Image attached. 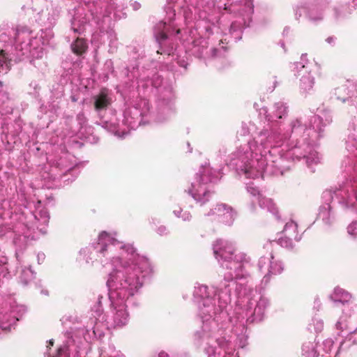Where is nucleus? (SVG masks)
<instances>
[{
  "label": "nucleus",
  "instance_id": "41",
  "mask_svg": "<svg viewBox=\"0 0 357 357\" xmlns=\"http://www.w3.org/2000/svg\"><path fill=\"white\" fill-rule=\"evenodd\" d=\"M192 218L191 213L187 211H184L181 217V218L185 222H190L192 220Z\"/></svg>",
  "mask_w": 357,
  "mask_h": 357
},
{
  "label": "nucleus",
  "instance_id": "57",
  "mask_svg": "<svg viewBox=\"0 0 357 357\" xmlns=\"http://www.w3.org/2000/svg\"><path fill=\"white\" fill-rule=\"evenodd\" d=\"M354 109V107H351V109H350V112H353V109Z\"/></svg>",
  "mask_w": 357,
  "mask_h": 357
},
{
  "label": "nucleus",
  "instance_id": "29",
  "mask_svg": "<svg viewBox=\"0 0 357 357\" xmlns=\"http://www.w3.org/2000/svg\"><path fill=\"white\" fill-rule=\"evenodd\" d=\"M107 40L109 41V52H114L118 47L116 33L112 29H109L104 33Z\"/></svg>",
  "mask_w": 357,
  "mask_h": 357
},
{
  "label": "nucleus",
  "instance_id": "48",
  "mask_svg": "<svg viewBox=\"0 0 357 357\" xmlns=\"http://www.w3.org/2000/svg\"><path fill=\"white\" fill-rule=\"evenodd\" d=\"M277 84H278V82H277V80H276V77H274V81H273V87H272V89H271V91H273L275 89V87H276V86H277Z\"/></svg>",
  "mask_w": 357,
  "mask_h": 357
},
{
  "label": "nucleus",
  "instance_id": "44",
  "mask_svg": "<svg viewBox=\"0 0 357 357\" xmlns=\"http://www.w3.org/2000/svg\"><path fill=\"white\" fill-rule=\"evenodd\" d=\"M45 259V255L44 253H38L37 255V260H38V263L39 264H41L42 262H43Z\"/></svg>",
  "mask_w": 357,
  "mask_h": 357
},
{
  "label": "nucleus",
  "instance_id": "50",
  "mask_svg": "<svg viewBox=\"0 0 357 357\" xmlns=\"http://www.w3.org/2000/svg\"><path fill=\"white\" fill-rule=\"evenodd\" d=\"M1 128H2V132L6 133V130H7V128L5 127L4 123H2Z\"/></svg>",
  "mask_w": 357,
  "mask_h": 357
},
{
  "label": "nucleus",
  "instance_id": "2",
  "mask_svg": "<svg viewBox=\"0 0 357 357\" xmlns=\"http://www.w3.org/2000/svg\"><path fill=\"white\" fill-rule=\"evenodd\" d=\"M212 248L218 264L227 272L217 285L195 283L192 298L197 315L204 320L206 331L209 319L238 321L234 331L238 345L243 348L248 339L245 324L262 321L271 301L248 284L250 274L244 264L250 261V257L244 252H236L235 243L227 240L218 239Z\"/></svg>",
  "mask_w": 357,
  "mask_h": 357
},
{
  "label": "nucleus",
  "instance_id": "35",
  "mask_svg": "<svg viewBox=\"0 0 357 357\" xmlns=\"http://www.w3.org/2000/svg\"><path fill=\"white\" fill-rule=\"evenodd\" d=\"M40 90L38 83L36 81H31L26 89V92L33 98H37L39 96Z\"/></svg>",
  "mask_w": 357,
  "mask_h": 357
},
{
  "label": "nucleus",
  "instance_id": "56",
  "mask_svg": "<svg viewBox=\"0 0 357 357\" xmlns=\"http://www.w3.org/2000/svg\"><path fill=\"white\" fill-rule=\"evenodd\" d=\"M66 38L68 39V41L70 42V36H67Z\"/></svg>",
  "mask_w": 357,
  "mask_h": 357
},
{
  "label": "nucleus",
  "instance_id": "7",
  "mask_svg": "<svg viewBox=\"0 0 357 357\" xmlns=\"http://www.w3.org/2000/svg\"><path fill=\"white\" fill-rule=\"evenodd\" d=\"M61 13V8L50 3L34 15L35 22L45 27L40 33L34 36L33 31L26 26L18 25L15 28L7 25L0 29V40L6 42L15 36V50L20 59L32 56L36 59H40L45 54V47L50 44L54 37L52 28L56 24Z\"/></svg>",
  "mask_w": 357,
  "mask_h": 357
},
{
  "label": "nucleus",
  "instance_id": "24",
  "mask_svg": "<svg viewBox=\"0 0 357 357\" xmlns=\"http://www.w3.org/2000/svg\"><path fill=\"white\" fill-rule=\"evenodd\" d=\"M334 94L337 100L344 102L351 97H357V88L356 84L347 82L346 84L335 89Z\"/></svg>",
  "mask_w": 357,
  "mask_h": 357
},
{
  "label": "nucleus",
  "instance_id": "17",
  "mask_svg": "<svg viewBox=\"0 0 357 357\" xmlns=\"http://www.w3.org/2000/svg\"><path fill=\"white\" fill-rule=\"evenodd\" d=\"M0 26V29L3 27ZM0 75L6 74L10 68L11 61L15 62L24 61L26 59H30V62L33 63V58L32 56H24L22 59L18 58L17 51L15 50L16 43L15 36H10V40L6 42L0 40Z\"/></svg>",
  "mask_w": 357,
  "mask_h": 357
},
{
  "label": "nucleus",
  "instance_id": "34",
  "mask_svg": "<svg viewBox=\"0 0 357 357\" xmlns=\"http://www.w3.org/2000/svg\"><path fill=\"white\" fill-rule=\"evenodd\" d=\"M324 328V322L321 319L317 318H313L312 322L308 324L307 329L314 333H319Z\"/></svg>",
  "mask_w": 357,
  "mask_h": 357
},
{
  "label": "nucleus",
  "instance_id": "6",
  "mask_svg": "<svg viewBox=\"0 0 357 357\" xmlns=\"http://www.w3.org/2000/svg\"><path fill=\"white\" fill-rule=\"evenodd\" d=\"M354 119L357 123V113ZM345 145L350 155L342 162L344 181L338 188L325 190L322 195L325 203L319 208L318 218L327 226H331L335 221L333 206L329 202H337L343 208L357 213V134L349 133Z\"/></svg>",
  "mask_w": 357,
  "mask_h": 357
},
{
  "label": "nucleus",
  "instance_id": "59",
  "mask_svg": "<svg viewBox=\"0 0 357 357\" xmlns=\"http://www.w3.org/2000/svg\"><path fill=\"white\" fill-rule=\"evenodd\" d=\"M356 331H357V328L356 329Z\"/></svg>",
  "mask_w": 357,
  "mask_h": 357
},
{
  "label": "nucleus",
  "instance_id": "39",
  "mask_svg": "<svg viewBox=\"0 0 357 357\" xmlns=\"http://www.w3.org/2000/svg\"><path fill=\"white\" fill-rule=\"evenodd\" d=\"M334 340L332 338H327L322 342V349L325 353H330L333 347Z\"/></svg>",
  "mask_w": 357,
  "mask_h": 357
},
{
  "label": "nucleus",
  "instance_id": "26",
  "mask_svg": "<svg viewBox=\"0 0 357 357\" xmlns=\"http://www.w3.org/2000/svg\"><path fill=\"white\" fill-rule=\"evenodd\" d=\"M353 6H350L347 4H340L333 8V17L335 20H341L348 17L353 11L354 8L357 6V0H352Z\"/></svg>",
  "mask_w": 357,
  "mask_h": 357
},
{
  "label": "nucleus",
  "instance_id": "52",
  "mask_svg": "<svg viewBox=\"0 0 357 357\" xmlns=\"http://www.w3.org/2000/svg\"><path fill=\"white\" fill-rule=\"evenodd\" d=\"M280 46L285 50L284 47V43L283 42L280 43Z\"/></svg>",
  "mask_w": 357,
  "mask_h": 357
},
{
  "label": "nucleus",
  "instance_id": "54",
  "mask_svg": "<svg viewBox=\"0 0 357 357\" xmlns=\"http://www.w3.org/2000/svg\"><path fill=\"white\" fill-rule=\"evenodd\" d=\"M68 121L69 122L72 121H73V118H68Z\"/></svg>",
  "mask_w": 357,
  "mask_h": 357
},
{
  "label": "nucleus",
  "instance_id": "21",
  "mask_svg": "<svg viewBox=\"0 0 357 357\" xmlns=\"http://www.w3.org/2000/svg\"><path fill=\"white\" fill-rule=\"evenodd\" d=\"M167 3L165 7L166 15L171 21L172 17L176 15V8L188 10L189 6L192 10H197L199 8H202L207 1L206 0H167Z\"/></svg>",
  "mask_w": 357,
  "mask_h": 357
},
{
  "label": "nucleus",
  "instance_id": "5",
  "mask_svg": "<svg viewBox=\"0 0 357 357\" xmlns=\"http://www.w3.org/2000/svg\"><path fill=\"white\" fill-rule=\"evenodd\" d=\"M158 63L152 61L149 68H127L132 78L137 79L139 100L124 110L122 125L135 130L141 125L151 122L162 123L169 119L174 112V94L172 85L164 82L156 71Z\"/></svg>",
  "mask_w": 357,
  "mask_h": 357
},
{
  "label": "nucleus",
  "instance_id": "11",
  "mask_svg": "<svg viewBox=\"0 0 357 357\" xmlns=\"http://www.w3.org/2000/svg\"><path fill=\"white\" fill-rule=\"evenodd\" d=\"M307 130L305 134H310L307 137V147L305 150V154L302 159L305 160L307 166L312 168L313 165H317L321 161V156L316 150L318 140L323 136L324 128L331 124L333 121L331 112L329 110H323L319 114L313 116L309 121L307 119Z\"/></svg>",
  "mask_w": 357,
  "mask_h": 357
},
{
  "label": "nucleus",
  "instance_id": "1",
  "mask_svg": "<svg viewBox=\"0 0 357 357\" xmlns=\"http://www.w3.org/2000/svg\"><path fill=\"white\" fill-rule=\"evenodd\" d=\"M289 109L288 102L284 100L274 102L270 112L266 107L260 108L259 116L266 121L262 128L252 121L242 122L236 133L238 141L240 137L251 135L252 138L236 147L227 165L239 175L255 179L282 175L294 161L301 160L307 147V137H304L307 121L299 116L285 123Z\"/></svg>",
  "mask_w": 357,
  "mask_h": 357
},
{
  "label": "nucleus",
  "instance_id": "8",
  "mask_svg": "<svg viewBox=\"0 0 357 357\" xmlns=\"http://www.w3.org/2000/svg\"><path fill=\"white\" fill-rule=\"evenodd\" d=\"M208 322L209 327L207 331L204 328V320H202L201 328L195 332L193 341L195 346L198 348L202 347L206 357H239L233 342V339L235 338L234 340L235 344L241 348L237 342V336L234 331L238 321H225L224 320L216 321L209 319ZM246 333L248 337V331ZM248 344V338L246 345L243 349Z\"/></svg>",
  "mask_w": 357,
  "mask_h": 357
},
{
  "label": "nucleus",
  "instance_id": "43",
  "mask_svg": "<svg viewBox=\"0 0 357 357\" xmlns=\"http://www.w3.org/2000/svg\"><path fill=\"white\" fill-rule=\"evenodd\" d=\"M184 211L181 208H178V209H174L173 211V213L174 215L176 217V218H181V215H182V213H183Z\"/></svg>",
  "mask_w": 357,
  "mask_h": 357
},
{
  "label": "nucleus",
  "instance_id": "58",
  "mask_svg": "<svg viewBox=\"0 0 357 357\" xmlns=\"http://www.w3.org/2000/svg\"><path fill=\"white\" fill-rule=\"evenodd\" d=\"M257 105V104L255 103L254 107H256Z\"/></svg>",
  "mask_w": 357,
  "mask_h": 357
},
{
  "label": "nucleus",
  "instance_id": "22",
  "mask_svg": "<svg viewBox=\"0 0 357 357\" xmlns=\"http://www.w3.org/2000/svg\"><path fill=\"white\" fill-rule=\"evenodd\" d=\"M282 233V236L278 239V244L286 248H293V241L298 242L302 238V235L298 232L297 223L293 220L286 222Z\"/></svg>",
  "mask_w": 357,
  "mask_h": 357
},
{
  "label": "nucleus",
  "instance_id": "3",
  "mask_svg": "<svg viewBox=\"0 0 357 357\" xmlns=\"http://www.w3.org/2000/svg\"><path fill=\"white\" fill-rule=\"evenodd\" d=\"M79 256L86 264L98 261L102 267L110 266L106 287L109 301V312L105 318L102 314V300L99 295L96 303L91 308V316L82 328L85 329L91 319L97 318V323L105 324L103 331L109 326H126L130 319L129 305L137 307L139 301L135 295L143 287L145 280L151 277L153 267L149 259L137 252L132 243H125L117 239V232L102 231L97 241L79 250Z\"/></svg>",
  "mask_w": 357,
  "mask_h": 357
},
{
  "label": "nucleus",
  "instance_id": "15",
  "mask_svg": "<svg viewBox=\"0 0 357 357\" xmlns=\"http://www.w3.org/2000/svg\"><path fill=\"white\" fill-rule=\"evenodd\" d=\"M330 2L331 0H313V3L297 6L294 9L295 19L299 21L304 13L305 17L309 22L318 24L324 20L326 8Z\"/></svg>",
  "mask_w": 357,
  "mask_h": 357
},
{
  "label": "nucleus",
  "instance_id": "37",
  "mask_svg": "<svg viewBox=\"0 0 357 357\" xmlns=\"http://www.w3.org/2000/svg\"><path fill=\"white\" fill-rule=\"evenodd\" d=\"M102 70L104 75L103 79L107 80L109 75L114 73V63L111 59H108L105 62Z\"/></svg>",
  "mask_w": 357,
  "mask_h": 357
},
{
  "label": "nucleus",
  "instance_id": "40",
  "mask_svg": "<svg viewBox=\"0 0 357 357\" xmlns=\"http://www.w3.org/2000/svg\"><path fill=\"white\" fill-rule=\"evenodd\" d=\"M156 232L160 236H166L169 234V230L165 225H160L156 229Z\"/></svg>",
  "mask_w": 357,
  "mask_h": 357
},
{
  "label": "nucleus",
  "instance_id": "42",
  "mask_svg": "<svg viewBox=\"0 0 357 357\" xmlns=\"http://www.w3.org/2000/svg\"><path fill=\"white\" fill-rule=\"evenodd\" d=\"M130 6L134 10H137L141 7V5L139 2L132 1H130Z\"/></svg>",
  "mask_w": 357,
  "mask_h": 357
},
{
  "label": "nucleus",
  "instance_id": "47",
  "mask_svg": "<svg viewBox=\"0 0 357 357\" xmlns=\"http://www.w3.org/2000/svg\"><path fill=\"white\" fill-rule=\"evenodd\" d=\"M35 12H36V10H33L32 8H28L27 10L26 11V13L29 15H30V14L33 15L35 13Z\"/></svg>",
  "mask_w": 357,
  "mask_h": 357
},
{
  "label": "nucleus",
  "instance_id": "49",
  "mask_svg": "<svg viewBox=\"0 0 357 357\" xmlns=\"http://www.w3.org/2000/svg\"><path fill=\"white\" fill-rule=\"evenodd\" d=\"M70 98L73 102H77L78 100V98L76 97V96H71Z\"/></svg>",
  "mask_w": 357,
  "mask_h": 357
},
{
  "label": "nucleus",
  "instance_id": "31",
  "mask_svg": "<svg viewBox=\"0 0 357 357\" xmlns=\"http://www.w3.org/2000/svg\"><path fill=\"white\" fill-rule=\"evenodd\" d=\"M236 213L230 206H228L226 211L222 213V217L219 220L226 225H231L236 218Z\"/></svg>",
  "mask_w": 357,
  "mask_h": 357
},
{
  "label": "nucleus",
  "instance_id": "53",
  "mask_svg": "<svg viewBox=\"0 0 357 357\" xmlns=\"http://www.w3.org/2000/svg\"><path fill=\"white\" fill-rule=\"evenodd\" d=\"M53 344H54L53 340H50L49 341V344H50V346H53Z\"/></svg>",
  "mask_w": 357,
  "mask_h": 357
},
{
  "label": "nucleus",
  "instance_id": "4",
  "mask_svg": "<svg viewBox=\"0 0 357 357\" xmlns=\"http://www.w3.org/2000/svg\"><path fill=\"white\" fill-rule=\"evenodd\" d=\"M228 3L221 1L215 6V1H207L202 8L197 10L189 6L184 10L183 17L186 23L184 34L177 28L176 15L171 22L166 15L165 20L159 22L154 26V37L159 45L158 54H167L172 61L184 68L188 63L185 55L193 56L205 61L211 59L220 58L225 56L226 47L220 46L222 39H219V46H212L208 50L210 36L219 33L220 27L218 26L220 14L222 9H230Z\"/></svg>",
  "mask_w": 357,
  "mask_h": 357
},
{
  "label": "nucleus",
  "instance_id": "9",
  "mask_svg": "<svg viewBox=\"0 0 357 357\" xmlns=\"http://www.w3.org/2000/svg\"><path fill=\"white\" fill-rule=\"evenodd\" d=\"M50 215L46 208L37 210L32 212L25 208L19 217L20 223L17 227V231H12L10 227L1 225H0V237L3 238L8 234L15 233L13 243L15 246V257L17 263L22 265V254L26 249L29 240L33 239L31 231L36 228L42 234L46 233V226L48 225Z\"/></svg>",
  "mask_w": 357,
  "mask_h": 357
},
{
  "label": "nucleus",
  "instance_id": "32",
  "mask_svg": "<svg viewBox=\"0 0 357 357\" xmlns=\"http://www.w3.org/2000/svg\"><path fill=\"white\" fill-rule=\"evenodd\" d=\"M340 349H348L351 353L357 352V340L351 341V338L342 340L339 342Z\"/></svg>",
  "mask_w": 357,
  "mask_h": 357
},
{
  "label": "nucleus",
  "instance_id": "25",
  "mask_svg": "<svg viewBox=\"0 0 357 357\" xmlns=\"http://www.w3.org/2000/svg\"><path fill=\"white\" fill-rule=\"evenodd\" d=\"M335 306L340 307L353 300L351 294L345 289L339 287H335L329 296Z\"/></svg>",
  "mask_w": 357,
  "mask_h": 357
},
{
  "label": "nucleus",
  "instance_id": "10",
  "mask_svg": "<svg viewBox=\"0 0 357 357\" xmlns=\"http://www.w3.org/2000/svg\"><path fill=\"white\" fill-rule=\"evenodd\" d=\"M103 323H97V318L92 319L85 329L77 328L64 334L65 340L58 349L55 356L47 357H84L89 347V342L93 338H100L104 335ZM45 357H47L46 355Z\"/></svg>",
  "mask_w": 357,
  "mask_h": 357
},
{
  "label": "nucleus",
  "instance_id": "51",
  "mask_svg": "<svg viewBox=\"0 0 357 357\" xmlns=\"http://www.w3.org/2000/svg\"><path fill=\"white\" fill-rule=\"evenodd\" d=\"M250 208H251L252 211H255V205L253 204H251Z\"/></svg>",
  "mask_w": 357,
  "mask_h": 357
},
{
  "label": "nucleus",
  "instance_id": "28",
  "mask_svg": "<svg viewBox=\"0 0 357 357\" xmlns=\"http://www.w3.org/2000/svg\"><path fill=\"white\" fill-rule=\"evenodd\" d=\"M302 354L305 357H317L318 352L316 350V344L314 342L303 343L302 347Z\"/></svg>",
  "mask_w": 357,
  "mask_h": 357
},
{
  "label": "nucleus",
  "instance_id": "30",
  "mask_svg": "<svg viewBox=\"0 0 357 357\" xmlns=\"http://www.w3.org/2000/svg\"><path fill=\"white\" fill-rule=\"evenodd\" d=\"M228 206L225 204H217L215 207L211 208L208 212L205 213L204 215L208 217L217 216L218 220H220L222 217V213L226 211Z\"/></svg>",
  "mask_w": 357,
  "mask_h": 357
},
{
  "label": "nucleus",
  "instance_id": "18",
  "mask_svg": "<svg viewBox=\"0 0 357 357\" xmlns=\"http://www.w3.org/2000/svg\"><path fill=\"white\" fill-rule=\"evenodd\" d=\"M259 271L265 273L261 280V284L265 287L270 282L271 276L282 273L284 265L281 261L275 259L272 253L268 257L263 256L258 261Z\"/></svg>",
  "mask_w": 357,
  "mask_h": 357
},
{
  "label": "nucleus",
  "instance_id": "13",
  "mask_svg": "<svg viewBox=\"0 0 357 357\" xmlns=\"http://www.w3.org/2000/svg\"><path fill=\"white\" fill-rule=\"evenodd\" d=\"M94 110L100 119L102 127L114 132L119 137L123 138L128 131L121 129L116 118V111L111 107L112 94L107 89H102L100 93L92 98Z\"/></svg>",
  "mask_w": 357,
  "mask_h": 357
},
{
  "label": "nucleus",
  "instance_id": "36",
  "mask_svg": "<svg viewBox=\"0 0 357 357\" xmlns=\"http://www.w3.org/2000/svg\"><path fill=\"white\" fill-rule=\"evenodd\" d=\"M229 33L234 36L236 40L240 39L242 33V26L241 23L233 22L229 26Z\"/></svg>",
  "mask_w": 357,
  "mask_h": 357
},
{
  "label": "nucleus",
  "instance_id": "20",
  "mask_svg": "<svg viewBox=\"0 0 357 357\" xmlns=\"http://www.w3.org/2000/svg\"><path fill=\"white\" fill-rule=\"evenodd\" d=\"M50 144L54 146H56V151H60L61 153L63 154V155L60 156L59 159L54 160V165H55L56 167L60 169L61 170L66 171L68 174L76 172V174H78L79 172L77 165L75 167H70L66 164V160L67 158H68L69 155L66 151V147L65 145L64 137H52L50 139Z\"/></svg>",
  "mask_w": 357,
  "mask_h": 357
},
{
  "label": "nucleus",
  "instance_id": "55",
  "mask_svg": "<svg viewBox=\"0 0 357 357\" xmlns=\"http://www.w3.org/2000/svg\"><path fill=\"white\" fill-rule=\"evenodd\" d=\"M154 220H155V219H154V218H151V223H154V224H155V222H153Z\"/></svg>",
  "mask_w": 357,
  "mask_h": 357
},
{
  "label": "nucleus",
  "instance_id": "14",
  "mask_svg": "<svg viewBox=\"0 0 357 357\" xmlns=\"http://www.w3.org/2000/svg\"><path fill=\"white\" fill-rule=\"evenodd\" d=\"M82 8H78L75 10V13L73 14V18L70 21L71 31L75 34V36L72 37L73 42L70 45V47L73 52L78 56L84 54L88 49L86 40L84 38L79 37V35L84 31L86 26L89 24H94L100 29L101 32L104 33V24L110 22V16L107 14V17L106 19L101 17L100 23L98 24L94 20H92V17L90 15L85 13L84 16H82Z\"/></svg>",
  "mask_w": 357,
  "mask_h": 357
},
{
  "label": "nucleus",
  "instance_id": "23",
  "mask_svg": "<svg viewBox=\"0 0 357 357\" xmlns=\"http://www.w3.org/2000/svg\"><path fill=\"white\" fill-rule=\"evenodd\" d=\"M246 190L253 197H255L258 201L260 208L266 209L268 212L275 215L278 218V211L271 199L266 198L262 196L258 187L255 185L253 182H250L246 184Z\"/></svg>",
  "mask_w": 357,
  "mask_h": 357
},
{
  "label": "nucleus",
  "instance_id": "19",
  "mask_svg": "<svg viewBox=\"0 0 357 357\" xmlns=\"http://www.w3.org/2000/svg\"><path fill=\"white\" fill-rule=\"evenodd\" d=\"M340 308L342 310V314L337 321L335 328L337 331V335L343 337L354 332L349 328L348 319L357 312V304L353 299Z\"/></svg>",
  "mask_w": 357,
  "mask_h": 357
},
{
  "label": "nucleus",
  "instance_id": "46",
  "mask_svg": "<svg viewBox=\"0 0 357 357\" xmlns=\"http://www.w3.org/2000/svg\"><path fill=\"white\" fill-rule=\"evenodd\" d=\"M158 357H171V356H169V354H167V352L162 351H160V352L158 354Z\"/></svg>",
  "mask_w": 357,
  "mask_h": 357
},
{
  "label": "nucleus",
  "instance_id": "27",
  "mask_svg": "<svg viewBox=\"0 0 357 357\" xmlns=\"http://www.w3.org/2000/svg\"><path fill=\"white\" fill-rule=\"evenodd\" d=\"M35 275L36 273L30 266H24L22 268L20 272V282L23 285H27L34 279Z\"/></svg>",
  "mask_w": 357,
  "mask_h": 357
},
{
  "label": "nucleus",
  "instance_id": "33",
  "mask_svg": "<svg viewBox=\"0 0 357 357\" xmlns=\"http://www.w3.org/2000/svg\"><path fill=\"white\" fill-rule=\"evenodd\" d=\"M77 126L76 128L70 127V130L68 131V135H73L75 133H76L81 128H82L85 123H86V118L84 116L83 112H79L77 115Z\"/></svg>",
  "mask_w": 357,
  "mask_h": 357
},
{
  "label": "nucleus",
  "instance_id": "45",
  "mask_svg": "<svg viewBox=\"0 0 357 357\" xmlns=\"http://www.w3.org/2000/svg\"><path fill=\"white\" fill-rule=\"evenodd\" d=\"M335 40H336V38H335V37H333V36H330V37H328V38L326 39V41L328 44L333 45L335 44Z\"/></svg>",
  "mask_w": 357,
  "mask_h": 357
},
{
  "label": "nucleus",
  "instance_id": "16",
  "mask_svg": "<svg viewBox=\"0 0 357 357\" xmlns=\"http://www.w3.org/2000/svg\"><path fill=\"white\" fill-rule=\"evenodd\" d=\"M301 61L294 63V75L299 77L298 88L301 94H309L315 84L314 75V64L305 61V55L301 56Z\"/></svg>",
  "mask_w": 357,
  "mask_h": 357
},
{
  "label": "nucleus",
  "instance_id": "38",
  "mask_svg": "<svg viewBox=\"0 0 357 357\" xmlns=\"http://www.w3.org/2000/svg\"><path fill=\"white\" fill-rule=\"evenodd\" d=\"M347 232L351 239L357 238V221H353L347 226Z\"/></svg>",
  "mask_w": 357,
  "mask_h": 357
},
{
  "label": "nucleus",
  "instance_id": "12",
  "mask_svg": "<svg viewBox=\"0 0 357 357\" xmlns=\"http://www.w3.org/2000/svg\"><path fill=\"white\" fill-rule=\"evenodd\" d=\"M221 177L220 171H216L208 165H202L196 174L190 187L185 190L200 206L205 205L211 199L213 191L210 183L217 182Z\"/></svg>",
  "mask_w": 357,
  "mask_h": 357
}]
</instances>
